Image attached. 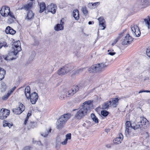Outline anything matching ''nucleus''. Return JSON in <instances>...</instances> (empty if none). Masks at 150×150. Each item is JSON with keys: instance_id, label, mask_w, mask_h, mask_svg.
<instances>
[{"instance_id": "obj_21", "label": "nucleus", "mask_w": 150, "mask_h": 150, "mask_svg": "<svg viewBox=\"0 0 150 150\" xmlns=\"http://www.w3.org/2000/svg\"><path fill=\"white\" fill-rule=\"evenodd\" d=\"M40 12V13L43 12L45 9L46 6L44 2L41 3L39 4Z\"/></svg>"}, {"instance_id": "obj_17", "label": "nucleus", "mask_w": 150, "mask_h": 150, "mask_svg": "<svg viewBox=\"0 0 150 150\" xmlns=\"http://www.w3.org/2000/svg\"><path fill=\"white\" fill-rule=\"evenodd\" d=\"M98 20L99 21V25L102 28V29L104 30L106 28V26L104 23L105 21L103 17H101L98 18Z\"/></svg>"}, {"instance_id": "obj_50", "label": "nucleus", "mask_w": 150, "mask_h": 150, "mask_svg": "<svg viewBox=\"0 0 150 150\" xmlns=\"http://www.w3.org/2000/svg\"><path fill=\"white\" fill-rule=\"evenodd\" d=\"M88 7L91 9H93L94 7H93L92 3H89L87 5Z\"/></svg>"}, {"instance_id": "obj_42", "label": "nucleus", "mask_w": 150, "mask_h": 150, "mask_svg": "<svg viewBox=\"0 0 150 150\" xmlns=\"http://www.w3.org/2000/svg\"><path fill=\"white\" fill-rule=\"evenodd\" d=\"M146 53L147 56L150 58V47H149L146 49Z\"/></svg>"}, {"instance_id": "obj_43", "label": "nucleus", "mask_w": 150, "mask_h": 150, "mask_svg": "<svg viewBox=\"0 0 150 150\" xmlns=\"http://www.w3.org/2000/svg\"><path fill=\"white\" fill-rule=\"evenodd\" d=\"M11 27L9 26L7 27L5 30V32L6 34H9Z\"/></svg>"}, {"instance_id": "obj_26", "label": "nucleus", "mask_w": 150, "mask_h": 150, "mask_svg": "<svg viewBox=\"0 0 150 150\" xmlns=\"http://www.w3.org/2000/svg\"><path fill=\"white\" fill-rule=\"evenodd\" d=\"M64 29V26L61 24H57L54 27V29L57 31L62 30Z\"/></svg>"}, {"instance_id": "obj_10", "label": "nucleus", "mask_w": 150, "mask_h": 150, "mask_svg": "<svg viewBox=\"0 0 150 150\" xmlns=\"http://www.w3.org/2000/svg\"><path fill=\"white\" fill-rule=\"evenodd\" d=\"M133 38L129 35V34H127L124 39L122 40V45H125L130 44Z\"/></svg>"}, {"instance_id": "obj_52", "label": "nucleus", "mask_w": 150, "mask_h": 150, "mask_svg": "<svg viewBox=\"0 0 150 150\" xmlns=\"http://www.w3.org/2000/svg\"><path fill=\"white\" fill-rule=\"evenodd\" d=\"M67 139H65L64 142H62L61 143V144L62 145H65L67 144Z\"/></svg>"}, {"instance_id": "obj_3", "label": "nucleus", "mask_w": 150, "mask_h": 150, "mask_svg": "<svg viewBox=\"0 0 150 150\" xmlns=\"http://www.w3.org/2000/svg\"><path fill=\"white\" fill-rule=\"evenodd\" d=\"M108 66L106 63H98L92 65L88 69V71L90 72H98L102 71L104 70Z\"/></svg>"}, {"instance_id": "obj_34", "label": "nucleus", "mask_w": 150, "mask_h": 150, "mask_svg": "<svg viewBox=\"0 0 150 150\" xmlns=\"http://www.w3.org/2000/svg\"><path fill=\"white\" fill-rule=\"evenodd\" d=\"M6 88V85L4 83L1 84V90L2 92L5 91Z\"/></svg>"}, {"instance_id": "obj_59", "label": "nucleus", "mask_w": 150, "mask_h": 150, "mask_svg": "<svg viewBox=\"0 0 150 150\" xmlns=\"http://www.w3.org/2000/svg\"><path fill=\"white\" fill-rule=\"evenodd\" d=\"M106 147L108 148H110L111 147L110 144H108L106 145Z\"/></svg>"}, {"instance_id": "obj_39", "label": "nucleus", "mask_w": 150, "mask_h": 150, "mask_svg": "<svg viewBox=\"0 0 150 150\" xmlns=\"http://www.w3.org/2000/svg\"><path fill=\"white\" fill-rule=\"evenodd\" d=\"M30 93V88L29 86H27L25 88V93Z\"/></svg>"}, {"instance_id": "obj_30", "label": "nucleus", "mask_w": 150, "mask_h": 150, "mask_svg": "<svg viewBox=\"0 0 150 150\" xmlns=\"http://www.w3.org/2000/svg\"><path fill=\"white\" fill-rule=\"evenodd\" d=\"M91 116L93 121L96 123H98V118L96 117L94 114L93 113L91 114Z\"/></svg>"}, {"instance_id": "obj_13", "label": "nucleus", "mask_w": 150, "mask_h": 150, "mask_svg": "<svg viewBox=\"0 0 150 150\" xmlns=\"http://www.w3.org/2000/svg\"><path fill=\"white\" fill-rule=\"evenodd\" d=\"M123 137L122 134L120 133L119 134V137L115 138L113 140L114 143L116 144H120L123 139Z\"/></svg>"}, {"instance_id": "obj_51", "label": "nucleus", "mask_w": 150, "mask_h": 150, "mask_svg": "<svg viewBox=\"0 0 150 150\" xmlns=\"http://www.w3.org/2000/svg\"><path fill=\"white\" fill-rule=\"evenodd\" d=\"M22 150H31L30 147L29 146H26Z\"/></svg>"}, {"instance_id": "obj_4", "label": "nucleus", "mask_w": 150, "mask_h": 150, "mask_svg": "<svg viewBox=\"0 0 150 150\" xmlns=\"http://www.w3.org/2000/svg\"><path fill=\"white\" fill-rule=\"evenodd\" d=\"M73 69V66L70 64H67L59 69L58 71V74L59 75H63Z\"/></svg>"}, {"instance_id": "obj_32", "label": "nucleus", "mask_w": 150, "mask_h": 150, "mask_svg": "<svg viewBox=\"0 0 150 150\" xmlns=\"http://www.w3.org/2000/svg\"><path fill=\"white\" fill-rule=\"evenodd\" d=\"M81 11L84 15H86L88 13V11L87 8L85 6L82 7Z\"/></svg>"}, {"instance_id": "obj_55", "label": "nucleus", "mask_w": 150, "mask_h": 150, "mask_svg": "<svg viewBox=\"0 0 150 150\" xmlns=\"http://www.w3.org/2000/svg\"><path fill=\"white\" fill-rule=\"evenodd\" d=\"M2 57H3L4 58V59L5 60H8V55H7V56H5L3 55V56H2Z\"/></svg>"}, {"instance_id": "obj_31", "label": "nucleus", "mask_w": 150, "mask_h": 150, "mask_svg": "<svg viewBox=\"0 0 150 150\" xmlns=\"http://www.w3.org/2000/svg\"><path fill=\"white\" fill-rule=\"evenodd\" d=\"M122 33H121L119 34L120 37H118L117 38L113 41V42L112 44V46L114 45H115L117 42L118 41V40L120 39V37H121L122 36Z\"/></svg>"}, {"instance_id": "obj_28", "label": "nucleus", "mask_w": 150, "mask_h": 150, "mask_svg": "<svg viewBox=\"0 0 150 150\" xmlns=\"http://www.w3.org/2000/svg\"><path fill=\"white\" fill-rule=\"evenodd\" d=\"M6 8L5 9V12L4 14V16L6 17L8 16L9 13H10V8L8 6H6Z\"/></svg>"}, {"instance_id": "obj_58", "label": "nucleus", "mask_w": 150, "mask_h": 150, "mask_svg": "<svg viewBox=\"0 0 150 150\" xmlns=\"http://www.w3.org/2000/svg\"><path fill=\"white\" fill-rule=\"evenodd\" d=\"M31 112H29L28 113V114H27V116H28V117H30V116H31Z\"/></svg>"}, {"instance_id": "obj_63", "label": "nucleus", "mask_w": 150, "mask_h": 150, "mask_svg": "<svg viewBox=\"0 0 150 150\" xmlns=\"http://www.w3.org/2000/svg\"><path fill=\"white\" fill-rule=\"evenodd\" d=\"M60 24H61L62 25H63V24H64V22L62 21V20H61V21Z\"/></svg>"}, {"instance_id": "obj_35", "label": "nucleus", "mask_w": 150, "mask_h": 150, "mask_svg": "<svg viewBox=\"0 0 150 150\" xmlns=\"http://www.w3.org/2000/svg\"><path fill=\"white\" fill-rule=\"evenodd\" d=\"M11 94L8 92V93L6 94L2 97V99L4 100H6Z\"/></svg>"}, {"instance_id": "obj_20", "label": "nucleus", "mask_w": 150, "mask_h": 150, "mask_svg": "<svg viewBox=\"0 0 150 150\" xmlns=\"http://www.w3.org/2000/svg\"><path fill=\"white\" fill-rule=\"evenodd\" d=\"M6 71L0 67V81L2 80L4 77Z\"/></svg>"}, {"instance_id": "obj_23", "label": "nucleus", "mask_w": 150, "mask_h": 150, "mask_svg": "<svg viewBox=\"0 0 150 150\" xmlns=\"http://www.w3.org/2000/svg\"><path fill=\"white\" fill-rule=\"evenodd\" d=\"M110 101H109L105 102L102 105V108L103 109H107L109 107H110Z\"/></svg>"}, {"instance_id": "obj_38", "label": "nucleus", "mask_w": 150, "mask_h": 150, "mask_svg": "<svg viewBox=\"0 0 150 150\" xmlns=\"http://www.w3.org/2000/svg\"><path fill=\"white\" fill-rule=\"evenodd\" d=\"M3 125L4 127L8 126L10 128L13 125V124H10L8 123H6L4 124Z\"/></svg>"}, {"instance_id": "obj_6", "label": "nucleus", "mask_w": 150, "mask_h": 150, "mask_svg": "<svg viewBox=\"0 0 150 150\" xmlns=\"http://www.w3.org/2000/svg\"><path fill=\"white\" fill-rule=\"evenodd\" d=\"M83 87L80 85L74 86L72 88L69 90L67 92L66 94V96L70 97L72 96L79 90L82 89Z\"/></svg>"}, {"instance_id": "obj_5", "label": "nucleus", "mask_w": 150, "mask_h": 150, "mask_svg": "<svg viewBox=\"0 0 150 150\" xmlns=\"http://www.w3.org/2000/svg\"><path fill=\"white\" fill-rule=\"evenodd\" d=\"M21 43L19 40L17 41L12 44V52L14 55H16L17 53L21 51Z\"/></svg>"}, {"instance_id": "obj_18", "label": "nucleus", "mask_w": 150, "mask_h": 150, "mask_svg": "<svg viewBox=\"0 0 150 150\" xmlns=\"http://www.w3.org/2000/svg\"><path fill=\"white\" fill-rule=\"evenodd\" d=\"M132 124L130 123V122L129 121H127L125 124L126 126V129L125 132H127V133L129 134V133L130 132V131H129V127H131L132 128Z\"/></svg>"}, {"instance_id": "obj_46", "label": "nucleus", "mask_w": 150, "mask_h": 150, "mask_svg": "<svg viewBox=\"0 0 150 150\" xmlns=\"http://www.w3.org/2000/svg\"><path fill=\"white\" fill-rule=\"evenodd\" d=\"M100 4L99 2H97L96 3H92L93 7H96L98 5H99Z\"/></svg>"}, {"instance_id": "obj_2", "label": "nucleus", "mask_w": 150, "mask_h": 150, "mask_svg": "<svg viewBox=\"0 0 150 150\" xmlns=\"http://www.w3.org/2000/svg\"><path fill=\"white\" fill-rule=\"evenodd\" d=\"M71 116L70 114H64L62 115L57 121L56 127L58 129H61L64 127L67 121Z\"/></svg>"}, {"instance_id": "obj_45", "label": "nucleus", "mask_w": 150, "mask_h": 150, "mask_svg": "<svg viewBox=\"0 0 150 150\" xmlns=\"http://www.w3.org/2000/svg\"><path fill=\"white\" fill-rule=\"evenodd\" d=\"M71 134L70 133H69L67 134L66 135V139H67V140H68V139H71Z\"/></svg>"}, {"instance_id": "obj_14", "label": "nucleus", "mask_w": 150, "mask_h": 150, "mask_svg": "<svg viewBox=\"0 0 150 150\" xmlns=\"http://www.w3.org/2000/svg\"><path fill=\"white\" fill-rule=\"evenodd\" d=\"M47 8L49 11L51 12L53 14H54L56 12L57 6L55 5L51 4L48 6Z\"/></svg>"}, {"instance_id": "obj_60", "label": "nucleus", "mask_w": 150, "mask_h": 150, "mask_svg": "<svg viewBox=\"0 0 150 150\" xmlns=\"http://www.w3.org/2000/svg\"><path fill=\"white\" fill-rule=\"evenodd\" d=\"M2 43L0 42V49L3 47Z\"/></svg>"}, {"instance_id": "obj_24", "label": "nucleus", "mask_w": 150, "mask_h": 150, "mask_svg": "<svg viewBox=\"0 0 150 150\" xmlns=\"http://www.w3.org/2000/svg\"><path fill=\"white\" fill-rule=\"evenodd\" d=\"M140 124L142 125V128H143V125H144L146 124V122H148V121L145 118L140 117V120L139 121Z\"/></svg>"}, {"instance_id": "obj_29", "label": "nucleus", "mask_w": 150, "mask_h": 150, "mask_svg": "<svg viewBox=\"0 0 150 150\" xmlns=\"http://www.w3.org/2000/svg\"><path fill=\"white\" fill-rule=\"evenodd\" d=\"M148 18H145L144 19V20L146 25L148 27V28L149 29L150 28V18H149V16H148Z\"/></svg>"}, {"instance_id": "obj_61", "label": "nucleus", "mask_w": 150, "mask_h": 150, "mask_svg": "<svg viewBox=\"0 0 150 150\" xmlns=\"http://www.w3.org/2000/svg\"><path fill=\"white\" fill-rule=\"evenodd\" d=\"M28 121V120L26 119L24 121V124L25 125H26V124Z\"/></svg>"}, {"instance_id": "obj_41", "label": "nucleus", "mask_w": 150, "mask_h": 150, "mask_svg": "<svg viewBox=\"0 0 150 150\" xmlns=\"http://www.w3.org/2000/svg\"><path fill=\"white\" fill-rule=\"evenodd\" d=\"M60 143L59 141H56V148L58 150L59 149L60 147Z\"/></svg>"}, {"instance_id": "obj_64", "label": "nucleus", "mask_w": 150, "mask_h": 150, "mask_svg": "<svg viewBox=\"0 0 150 150\" xmlns=\"http://www.w3.org/2000/svg\"><path fill=\"white\" fill-rule=\"evenodd\" d=\"M88 24L89 25L91 24H92V22L91 21H89L88 23Z\"/></svg>"}, {"instance_id": "obj_8", "label": "nucleus", "mask_w": 150, "mask_h": 150, "mask_svg": "<svg viewBox=\"0 0 150 150\" xmlns=\"http://www.w3.org/2000/svg\"><path fill=\"white\" fill-rule=\"evenodd\" d=\"M131 28L133 36L136 37H138L140 36L141 32L139 28L137 25H134L131 26Z\"/></svg>"}, {"instance_id": "obj_9", "label": "nucleus", "mask_w": 150, "mask_h": 150, "mask_svg": "<svg viewBox=\"0 0 150 150\" xmlns=\"http://www.w3.org/2000/svg\"><path fill=\"white\" fill-rule=\"evenodd\" d=\"M10 111L6 109H2L0 112V119L3 120L6 118L10 114Z\"/></svg>"}, {"instance_id": "obj_22", "label": "nucleus", "mask_w": 150, "mask_h": 150, "mask_svg": "<svg viewBox=\"0 0 150 150\" xmlns=\"http://www.w3.org/2000/svg\"><path fill=\"white\" fill-rule=\"evenodd\" d=\"M79 11L77 10H75L73 11V15L74 18L76 20L79 19Z\"/></svg>"}, {"instance_id": "obj_47", "label": "nucleus", "mask_w": 150, "mask_h": 150, "mask_svg": "<svg viewBox=\"0 0 150 150\" xmlns=\"http://www.w3.org/2000/svg\"><path fill=\"white\" fill-rule=\"evenodd\" d=\"M25 96L28 99H30V96L31 94H30V93H25Z\"/></svg>"}, {"instance_id": "obj_40", "label": "nucleus", "mask_w": 150, "mask_h": 150, "mask_svg": "<svg viewBox=\"0 0 150 150\" xmlns=\"http://www.w3.org/2000/svg\"><path fill=\"white\" fill-rule=\"evenodd\" d=\"M113 50L112 49L108 50V52H109L108 54L112 56L115 55V52H113Z\"/></svg>"}, {"instance_id": "obj_56", "label": "nucleus", "mask_w": 150, "mask_h": 150, "mask_svg": "<svg viewBox=\"0 0 150 150\" xmlns=\"http://www.w3.org/2000/svg\"><path fill=\"white\" fill-rule=\"evenodd\" d=\"M2 45H3V46L4 47H8V45H6V43L5 42H4L2 43Z\"/></svg>"}, {"instance_id": "obj_53", "label": "nucleus", "mask_w": 150, "mask_h": 150, "mask_svg": "<svg viewBox=\"0 0 150 150\" xmlns=\"http://www.w3.org/2000/svg\"><path fill=\"white\" fill-rule=\"evenodd\" d=\"M33 143H35L36 142L39 145H40L41 144V142L40 141H38V142L35 141L34 142V139H33Z\"/></svg>"}, {"instance_id": "obj_15", "label": "nucleus", "mask_w": 150, "mask_h": 150, "mask_svg": "<svg viewBox=\"0 0 150 150\" xmlns=\"http://www.w3.org/2000/svg\"><path fill=\"white\" fill-rule=\"evenodd\" d=\"M109 101H110V106L115 108L118 105L119 99L118 98H112V100H110Z\"/></svg>"}, {"instance_id": "obj_33", "label": "nucleus", "mask_w": 150, "mask_h": 150, "mask_svg": "<svg viewBox=\"0 0 150 150\" xmlns=\"http://www.w3.org/2000/svg\"><path fill=\"white\" fill-rule=\"evenodd\" d=\"M85 69V68H83L82 69H80L79 70H77L76 71H75L74 72V74L75 75L79 74L81 73Z\"/></svg>"}, {"instance_id": "obj_37", "label": "nucleus", "mask_w": 150, "mask_h": 150, "mask_svg": "<svg viewBox=\"0 0 150 150\" xmlns=\"http://www.w3.org/2000/svg\"><path fill=\"white\" fill-rule=\"evenodd\" d=\"M6 8V6H4L2 7L1 10L0 11V13L3 16H4V14L5 12V9Z\"/></svg>"}, {"instance_id": "obj_7", "label": "nucleus", "mask_w": 150, "mask_h": 150, "mask_svg": "<svg viewBox=\"0 0 150 150\" xmlns=\"http://www.w3.org/2000/svg\"><path fill=\"white\" fill-rule=\"evenodd\" d=\"M18 106L15 108L12 109V111L14 114L19 115L22 113L25 110L24 105L21 103H19Z\"/></svg>"}, {"instance_id": "obj_57", "label": "nucleus", "mask_w": 150, "mask_h": 150, "mask_svg": "<svg viewBox=\"0 0 150 150\" xmlns=\"http://www.w3.org/2000/svg\"><path fill=\"white\" fill-rule=\"evenodd\" d=\"M10 17H11L12 18H14V16H13V14L11 13L10 12V13H9V15Z\"/></svg>"}, {"instance_id": "obj_12", "label": "nucleus", "mask_w": 150, "mask_h": 150, "mask_svg": "<svg viewBox=\"0 0 150 150\" xmlns=\"http://www.w3.org/2000/svg\"><path fill=\"white\" fill-rule=\"evenodd\" d=\"M132 128L134 130H137L140 129L141 130H142V125L140 124L139 122H136L132 124Z\"/></svg>"}, {"instance_id": "obj_27", "label": "nucleus", "mask_w": 150, "mask_h": 150, "mask_svg": "<svg viewBox=\"0 0 150 150\" xmlns=\"http://www.w3.org/2000/svg\"><path fill=\"white\" fill-rule=\"evenodd\" d=\"M34 14L32 11H29L28 12L27 14V18L28 20L33 19L34 17Z\"/></svg>"}, {"instance_id": "obj_36", "label": "nucleus", "mask_w": 150, "mask_h": 150, "mask_svg": "<svg viewBox=\"0 0 150 150\" xmlns=\"http://www.w3.org/2000/svg\"><path fill=\"white\" fill-rule=\"evenodd\" d=\"M101 114L103 116L106 117L109 114V112L108 111L103 110L101 111Z\"/></svg>"}, {"instance_id": "obj_54", "label": "nucleus", "mask_w": 150, "mask_h": 150, "mask_svg": "<svg viewBox=\"0 0 150 150\" xmlns=\"http://www.w3.org/2000/svg\"><path fill=\"white\" fill-rule=\"evenodd\" d=\"M148 90H141L139 91L138 93H143V92H146L148 93Z\"/></svg>"}, {"instance_id": "obj_62", "label": "nucleus", "mask_w": 150, "mask_h": 150, "mask_svg": "<svg viewBox=\"0 0 150 150\" xmlns=\"http://www.w3.org/2000/svg\"><path fill=\"white\" fill-rule=\"evenodd\" d=\"M35 45H38L39 44V42L38 41H36V42H35Z\"/></svg>"}, {"instance_id": "obj_19", "label": "nucleus", "mask_w": 150, "mask_h": 150, "mask_svg": "<svg viewBox=\"0 0 150 150\" xmlns=\"http://www.w3.org/2000/svg\"><path fill=\"white\" fill-rule=\"evenodd\" d=\"M140 5L144 6V7L150 5V0H141Z\"/></svg>"}, {"instance_id": "obj_1", "label": "nucleus", "mask_w": 150, "mask_h": 150, "mask_svg": "<svg viewBox=\"0 0 150 150\" xmlns=\"http://www.w3.org/2000/svg\"><path fill=\"white\" fill-rule=\"evenodd\" d=\"M92 101L88 100L84 102L82 105L76 110L75 117L78 120H80L85 116L87 113L89 112L93 107Z\"/></svg>"}, {"instance_id": "obj_44", "label": "nucleus", "mask_w": 150, "mask_h": 150, "mask_svg": "<svg viewBox=\"0 0 150 150\" xmlns=\"http://www.w3.org/2000/svg\"><path fill=\"white\" fill-rule=\"evenodd\" d=\"M16 33V31L13 29L11 28L10 31V33H9V34L11 35H13L15 34Z\"/></svg>"}, {"instance_id": "obj_11", "label": "nucleus", "mask_w": 150, "mask_h": 150, "mask_svg": "<svg viewBox=\"0 0 150 150\" xmlns=\"http://www.w3.org/2000/svg\"><path fill=\"white\" fill-rule=\"evenodd\" d=\"M38 98V96L37 93L35 92L32 93L30 95V101L33 104H35Z\"/></svg>"}, {"instance_id": "obj_49", "label": "nucleus", "mask_w": 150, "mask_h": 150, "mask_svg": "<svg viewBox=\"0 0 150 150\" xmlns=\"http://www.w3.org/2000/svg\"><path fill=\"white\" fill-rule=\"evenodd\" d=\"M16 88V86H14L13 88L11 89L10 91H9L8 92H9V93L11 94L13 91Z\"/></svg>"}, {"instance_id": "obj_25", "label": "nucleus", "mask_w": 150, "mask_h": 150, "mask_svg": "<svg viewBox=\"0 0 150 150\" xmlns=\"http://www.w3.org/2000/svg\"><path fill=\"white\" fill-rule=\"evenodd\" d=\"M33 5V2L31 1L28 3L27 4L24 6V8L26 11L30 9L32 7Z\"/></svg>"}, {"instance_id": "obj_48", "label": "nucleus", "mask_w": 150, "mask_h": 150, "mask_svg": "<svg viewBox=\"0 0 150 150\" xmlns=\"http://www.w3.org/2000/svg\"><path fill=\"white\" fill-rule=\"evenodd\" d=\"M31 127L33 128L36 125V123L34 122H31L30 123Z\"/></svg>"}, {"instance_id": "obj_16", "label": "nucleus", "mask_w": 150, "mask_h": 150, "mask_svg": "<svg viewBox=\"0 0 150 150\" xmlns=\"http://www.w3.org/2000/svg\"><path fill=\"white\" fill-rule=\"evenodd\" d=\"M51 128L50 127L48 128H46L44 131L41 133V135L44 137H46L52 130Z\"/></svg>"}]
</instances>
